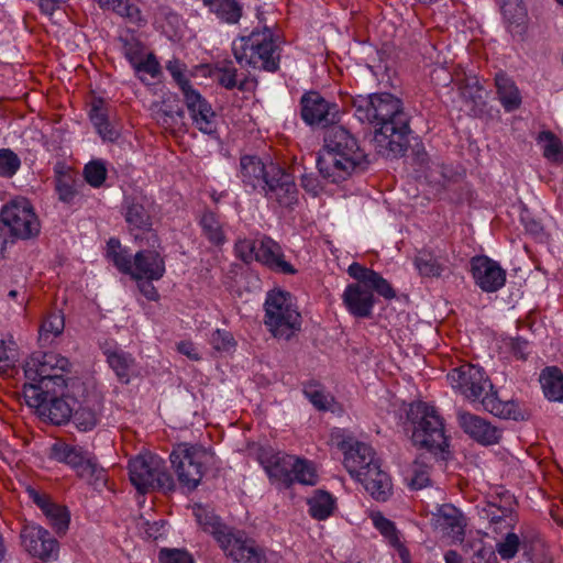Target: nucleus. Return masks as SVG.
I'll return each instance as SVG.
<instances>
[{
  "mask_svg": "<svg viewBox=\"0 0 563 563\" xmlns=\"http://www.w3.org/2000/svg\"><path fill=\"white\" fill-rule=\"evenodd\" d=\"M540 140L548 141L544 146L543 155L552 159L553 162L563 161V146L560 140L550 131H543L540 133Z\"/></svg>",
  "mask_w": 563,
  "mask_h": 563,
  "instance_id": "bf43d9fd",
  "label": "nucleus"
},
{
  "mask_svg": "<svg viewBox=\"0 0 563 563\" xmlns=\"http://www.w3.org/2000/svg\"><path fill=\"white\" fill-rule=\"evenodd\" d=\"M210 343L217 351H229L235 344L233 335L220 329L212 333Z\"/></svg>",
  "mask_w": 563,
  "mask_h": 563,
  "instance_id": "338daca9",
  "label": "nucleus"
},
{
  "mask_svg": "<svg viewBox=\"0 0 563 563\" xmlns=\"http://www.w3.org/2000/svg\"><path fill=\"white\" fill-rule=\"evenodd\" d=\"M460 95L466 102H472L474 106L483 103V86L476 77H466L460 85Z\"/></svg>",
  "mask_w": 563,
  "mask_h": 563,
  "instance_id": "8fccbe9b",
  "label": "nucleus"
},
{
  "mask_svg": "<svg viewBox=\"0 0 563 563\" xmlns=\"http://www.w3.org/2000/svg\"><path fill=\"white\" fill-rule=\"evenodd\" d=\"M471 273L475 284L486 292L500 289L506 283V271L494 260L486 255H476L471 258Z\"/></svg>",
  "mask_w": 563,
  "mask_h": 563,
  "instance_id": "dca6fc26",
  "label": "nucleus"
},
{
  "mask_svg": "<svg viewBox=\"0 0 563 563\" xmlns=\"http://www.w3.org/2000/svg\"><path fill=\"white\" fill-rule=\"evenodd\" d=\"M70 371L68 358L54 352H35L25 362L24 375L30 383H25L24 387H33L41 391L57 387L67 388L64 373Z\"/></svg>",
  "mask_w": 563,
  "mask_h": 563,
  "instance_id": "39448f33",
  "label": "nucleus"
},
{
  "mask_svg": "<svg viewBox=\"0 0 563 563\" xmlns=\"http://www.w3.org/2000/svg\"><path fill=\"white\" fill-rule=\"evenodd\" d=\"M267 170L268 166L255 155H244L240 158V174L242 180L254 189L263 185Z\"/></svg>",
  "mask_w": 563,
  "mask_h": 563,
  "instance_id": "7c9ffc66",
  "label": "nucleus"
},
{
  "mask_svg": "<svg viewBox=\"0 0 563 563\" xmlns=\"http://www.w3.org/2000/svg\"><path fill=\"white\" fill-rule=\"evenodd\" d=\"M257 246H258V236L254 240L240 239L235 242L234 250H235L236 256L242 262H244L245 264H250L253 261H256Z\"/></svg>",
  "mask_w": 563,
  "mask_h": 563,
  "instance_id": "4d7b16f0",
  "label": "nucleus"
},
{
  "mask_svg": "<svg viewBox=\"0 0 563 563\" xmlns=\"http://www.w3.org/2000/svg\"><path fill=\"white\" fill-rule=\"evenodd\" d=\"M339 448L344 453V466L352 476L377 460L372 446L353 438L342 440Z\"/></svg>",
  "mask_w": 563,
  "mask_h": 563,
  "instance_id": "aec40b11",
  "label": "nucleus"
},
{
  "mask_svg": "<svg viewBox=\"0 0 563 563\" xmlns=\"http://www.w3.org/2000/svg\"><path fill=\"white\" fill-rule=\"evenodd\" d=\"M371 164L357 139L345 128L332 125L324 134L323 151L317 159L319 173L338 184L353 173L365 172Z\"/></svg>",
  "mask_w": 563,
  "mask_h": 563,
  "instance_id": "f03ea898",
  "label": "nucleus"
},
{
  "mask_svg": "<svg viewBox=\"0 0 563 563\" xmlns=\"http://www.w3.org/2000/svg\"><path fill=\"white\" fill-rule=\"evenodd\" d=\"M82 186V181L77 179L73 169L60 164L55 167V190L60 201L71 203L79 194L78 188Z\"/></svg>",
  "mask_w": 563,
  "mask_h": 563,
  "instance_id": "bb28decb",
  "label": "nucleus"
},
{
  "mask_svg": "<svg viewBox=\"0 0 563 563\" xmlns=\"http://www.w3.org/2000/svg\"><path fill=\"white\" fill-rule=\"evenodd\" d=\"M100 8L111 10L125 18L129 22L141 25L145 23L141 10L130 0H95Z\"/></svg>",
  "mask_w": 563,
  "mask_h": 563,
  "instance_id": "f704fd0d",
  "label": "nucleus"
},
{
  "mask_svg": "<svg viewBox=\"0 0 563 563\" xmlns=\"http://www.w3.org/2000/svg\"><path fill=\"white\" fill-rule=\"evenodd\" d=\"M64 328L65 320L60 311L48 313L41 324L38 341L42 345L49 344V335H53V338L58 336L63 333Z\"/></svg>",
  "mask_w": 563,
  "mask_h": 563,
  "instance_id": "49530a36",
  "label": "nucleus"
},
{
  "mask_svg": "<svg viewBox=\"0 0 563 563\" xmlns=\"http://www.w3.org/2000/svg\"><path fill=\"white\" fill-rule=\"evenodd\" d=\"M21 544L34 558L46 560L57 550L58 542L44 528L25 523L20 532Z\"/></svg>",
  "mask_w": 563,
  "mask_h": 563,
  "instance_id": "f3484780",
  "label": "nucleus"
},
{
  "mask_svg": "<svg viewBox=\"0 0 563 563\" xmlns=\"http://www.w3.org/2000/svg\"><path fill=\"white\" fill-rule=\"evenodd\" d=\"M415 265L421 276L440 277L445 266L440 263L439 258L430 251L421 250L415 257Z\"/></svg>",
  "mask_w": 563,
  "mask_h": 563,
  "instance_id": "c03bdc74",
  "label": "nucleus"
},
{
  "mask_svg": "<svg viewBox=\"0 0 563 563\" xmlns=\"http://www.w3.org/2000/svg\"><path fill=\"white\" fill-rule=\"evenodd\" d=\"M158 560L159 563H195L188 552L179 549H162Z\"/></svg>",
  "mask_w": 563,
  "mask_h": 563,
  "instance_id": "0e129e2a",
  "label": "nucleus"
},
{
  "mask_svg": "<svg viewBox=\"0 0 563 563\" xmlns=\"http://www.w3.org/2000/svg\"><path fill=\"white\" fill-rule=\"evenodd\" d=\"M195 516L203 531L211 533L220 547L234 531V529H231L222 523L220 518L213 512L208 511L206 508L200 506L195 510Z\"/></svg>",
  "mask_w": 563,
  "mask_h": 563,
  "instance_id": "c756f323",
  "label": "nucleus"
},
{
  "mask_svg": "<svg viewBox=\"0 0 563 563\" xmlns=\"http://www.w3.org/2000/svg\"><path fill=\"white\" fill-rule=\"evenodd\" d=\"M103 402L98 397H87L71 415L73 422L79 431L93 430L102 417Z\"/></svg>",
  "mask_w": 563,
  "mask_h": 563,
  "instance_id": "393cba45",
  "label": "nucleus"
},
{
  "mask_svg": "<svg viewBox=\"0 0 563 563\" xmlns=\"http://www.w3.org/2000/svg\"><path fill=\"white\" fill-rule=\"evenodd\" d=\"M153 117L164 129L174 130L183 123L185 111L164 101L161 107L153 110Z\"/></svg>",
  "mask_w": 563,
  "mask_h": 563,
  "instance_id": "58836bf2",
  "label": "nucleus"
},
{
  "mask_svg": "<svg viewBox=\"0 0 563 563\" xmlns=\"http://www.w3.org/2000/svg\"><path fill=\"white\" fill-rule=\"evenodd\" d=\"M221 548L235 563L267 562L264 549L244 531L234 530Z\"/></svg>",
  "mask_w": 563,
  "mask_h": 563,
  "instance_id": "2eb2a0df",
  "label": "nucleus"
},
{
  "mask_svg": "<svg viewBox=\"0 0 563 563\" xmlns=\"http://www.w3.org/2000/svg\"><path fill=\"white\" fill-rule=\"evenodd\" d=\"M411 489H422L430 485L429 466L420 461H415L410 468V477H408Z\"/></svg>",
  "mask_w": 563,
  "mask_h": 563,
  "instance_id": "864d4df0",
  "label": "nucleus"
},
{
  "mask_svg": "<svg viewBox=\"0 0 563 563\" xmlns=\"http://www.w3.org/2000/svg\"><path fill=\"white\" fill-rule=\"evenodd\" d=\"M16 361V350L7 345L4 341H0V374L11 375L10 372L15 368Z\"/></svg>",
  "mask_w": 563,
  "mask_h": 563,
  "instance_id": "052dcab7",
  "label": "nucleus"
},
{
  "mask_svg": "<svg viewBox=\"0 0 563 563\" xmlns=\"http://www.w3.org/2000/svg\"><path fill=\"white\" fill-rule=\"evenodd\" d=\"M540 384L550 401L563 402V372L559 367H545L540 374Z\"/></svg>",
  "mask_w": 563,
  "mask_h": 563,
  "instance_id": "72a5a7b5",
  "label": "nucleus"
},
{
  "mask_svg": "<svg viewBox=\"0 0 563 563\" xmlns=\"http://www.w3.org/2000/svg\"><path fill=\"white\" fill-rule=\"evenodd\" d=\"M294 483L313 486L318 482V475L313 465L306 460L297 459L296 467L292 472Z\"/></svg>",
  "mask_w": 563,
  "mask_h": 563,
  "instance_id": "5fc2aeb1",
  "label": "nucleus"
},
{
  "mask_svg": "<svg viewBox=\"0 0 563 563\" xmlns=\"http://www.w3.org/2000/svg\"><path fill=\"white\" fill-rule=\"evenodd\" d=\"M232 52L240 65L261 68L269 73L279 69L280 48L276 44L272 30L264 26L254 30L247 36H241L232 44Z\"/></svg>",
  "mask_w": 563,
  "mask_h": 563,
  "instance_id": "20e7f679",
  "label": "nucleus"
},
{
  "mask_svg": "<svg viewBox=\"0 0 563 563\" xmlns=\"http://www.w3.org/2000/svg\"><path fill=\"white\" fill-rule=\"evenodd\" d=\"M297 459L294 455L282 453L272 455L265 464L269 478L285 488H289L294 484L292 472L296 467Z\"/></svg>",
  "mask_w": 563,
  "mask_h": 563,
  "instance_id": "a878e982",
  "label": "nucleus"
},
{
  "mask_svg": "<svg viewBox=\"0 0 563 563\" xmlns=\"http://www.w3.org/2000/svg\"><path fill=\"white\" fill-rule=\"evenodd\" d=\"M167 70L178 85L184 96V102L197 129L206 134H212L216 132V112L208 100L205 99L199 91L192 87L190 80L186 78L180 65L177 62L169 63L167 65Z\"/></svg>",
  "mask_w": 563,
  "mask_h": 563,
  "instance_id": "6e6552de",
  "label": "nucleus"
},
{
  "mask_svg": "<svg viewBox=\"0 0 563 563\" xmlns=\"http://www.w3.org/2000/svg\"><path fill=\"white\" fill-rule=\"evenodd\" d=\"M210 457L205 449L187 443L179 444L169 456L179 484L189 490L200 484Z\"/></svg>",
  "mask_w": 563,
  "mask_h": 563,
  "instance_id": "9d476101",
  "label": "nucleus"
},
{
  "mask_svg": "<svg viewBox=\"0 0 563 563\" xmlns=\"http://www.w3.org/2000/svg\"><path fill=\"white\" fill-rule=\"evenodd\" d=\"M86 453L87 452L81 448L74 446L65 442L54 443L51 448L52 459L65 463L75 470L80 464Z\"/></svg>",
  "mask_w": 563,
  "mask_h": 563,
  "instance_id": "a19ab883",
  "label": "nucleus"
},
{
  "mask_svg": "<svg viewBox=\"0 0 563 563\" xmlns=\"http://www.w3.org/2000/svg\"><path fill=\"white\" fill-rule=\"evenodd\" d=\"M123 216L129 233L137 242H144L148 247H159L161 241L153 229L151 203L142 194L125 196L123 201Z\"/></svg>",
  "mask_w": 563,
  "mask_h": 563,
  "instance_id": "1a4fd4ad",
  "label": "nucleus"
},
{
  "mask_svg": "<svg viewBox=\"0 0 563 563\" xmlns=\"http://www.w3.org/2000/svg\"><path fill=\"white\" fill-rule=\"evenodd\" d=\"M0 219L15 241L34 239L41 232L40 220L25 198L13 199L3 206Z\"/></svg>",
  "mask_w": 563,
  "mask_h": 563,
  "instance_id": "9b49d317",
  "label": "nucleus"
},
{
  "mask_svg": "<svg viewBox=\"0 0 563 563\" xmlns=\"http://www.w3.org/2000/svg\"><path fill=\"white\" fill-rule=\"evenodd\" d=\"M481 402L485 410L496 417L523 420V415L521 413L518 404L514 400L503 401L493 389L487 390V393L482 397Z\"/></svg>",
  "mask_w": 563,
  "mask_h": 563,
  "instance_id": "c85d7f7f",
  "label": "nucleus"
},
{
  "mask_svg": "<svg viewBox=\"0 0 563 563\" xmlns=\"http://www.w3.org/2000/svg\"><path fill=\"white\" fill-rule=\"evenodd\" d=\"M500 10L509 26H523L527 18V10L522 0H500Z\"/></svg>",
  "mask_w": 563,
  "mask_h": 563,
  "instance_id": "de8ad7c7",
  "label": "nucleus"
},
{
  "mask_svg": "<svg viewBox=\"0 0 563 563\" xmlns=\"http://www.w3.org/2000/svg\"><path fill=\"white\" fill-rule=\"evenodd\" d=\"M495 86L498 100L507 112L520 108L522 99L515 81L505 73H497L495 76Z\"/></svg>",
  "mask_w": 563,
  "mask_h": 563,
  "instance_id": "cd10ccee",
  "label": "nucleus"
},
{
  "mask_svg": "<svg viewBox=\"0 0 563 563\" xmlns=\"http://www.w3.org/2000/svg\"><path fill=\"white\" fill-rule=\"evenodd\" d=\"M457 421L463 431L479 444L493 445L501 439V430L479 416L460 410Z\"/></svg>",
  "mask_w": 563,
  "mask_h": 563,
  "instance_id": "a211bd4d",
  "label": "nucleus"
},
{
  "mask_svg": "<svg viewBox=\"0 0 563 563\" xmlns=\"http://www.w3.org/2000/svg\"><path fill=\"white\" fill-rule=\"evenodd\" d=\"M104 355L109 366L115 372L118 378L128 384L130 382V373L134 366V358L131 354L123 351L106 350Z\"/></svg>",
  "mask_w": 563,
  "mask_h": 563,
  "instance_id": "c9c22d12",
  "label": "nucleus"
},
{
  "mask_svg": "<svg viewBox=\"0 0 563 563\" xmlns=\"http://www.w3.org/2000/svg\"><path fill=\"white\" fill-rule=\"evenodd\" d=\"M342 300L347 311L356 318H369L375 305L374 294L362 283L346 286Z\"/></svg>",
  "mask_w": 563,
  "mask_h": 563,
  "instance_id": "5701e85b",
  "label": "nucleus"
},
{
  "mask_svg": "<svg viewBox=\"0 0 563 563\" xmlns=\"http://www.w3.org/2000/svg\"><path fill=\"white\" fill-rule=\"evenodd\" d=\"M347 273L352 278L368 287L372 292L376 291L388 300L396 297L393 286L377 272L354 262L349 266Z\"/></svg>",
  "mask_w": 563,
  "mask_h": 563,
  "instance_id": "b1692460",
  "label": "nucleus"
},
{
  "mask_svg": "<svg viewBox=\"0 0 563 563\" xmlns=\"http://www.w3.org/2000/svg\"><path fill=\"white\" fill-rule=\"evenodd\" d=\"M268 199L275 200L279 206L291 208L298 202V190L292 176H286L282 180V185L274 189L273 194H268Z\"/></svg>",
  "mask_w": 563,
  "mask_h": 563,
  "instance_id": "a18cd8bd",
  "label": "nucleus"
},
{
  "mask_svg": "<svg viewBox=\"0 0 563 563\" xmlns=\"http://www.w3.org/2000/svg\"><path fill=\"white\" fill-rule=\"evenodd\" d=\"M202 3L221 22L228 24L239 23L243 14V7L238 0H202Z\"/></svg>",
  "mask_w": 563,
  "mask_h": 563,
  "instance_id": "473e14b6",
  "label": "nucleus"
},
{
  "mask_svg": "<svg viewBox=\"0 0 563 563\" xmlns=\"http://www.w3.org/2000/svg\"><path fill=\"white\" fill-rule=\"evenodd\" d=\"M309 514L317 520H324L332 515L335 500L331 494L324 490H317L308 500Z\"/></svg>",
  "mask_w": 563,
  "mask_h": 563,
  "instance_id": "79ce46f5",
  "label": "nucleus"
},
{
  "mask_svg": "<svg viewBox=\"0 0 563 563\" xmlns=\"http://www.w3.org/2000/svg\"><path fill=\"white\" fill-rule=\"evenodd\" d=\"M519 537L514 532H509L505 540L498 543L497 551L503 559L510 560L516 556L519 550Z\"/></svg>",
  "mask_w": 563,
  "mask_h": 563,
  "instance_id": "e2e57ef3",
  "label": "nucleus"
},
{
  "mask_svg": "<svg viewBox=\"0 0 563 563\" xmlns=\"http://www.w3.org/2000/svg\"><path fill=\"white\" fill-rule=\"evenodd\" d=\"M157 247L141 250L134 255L131 277L135 280H159L165 274V260Z\"/></svg>",
  "mask_w": 563,
  "mask_h": 563,
  "instance_id": "4be33fe9",
  "label": "nucleus"
},
{
  "mask_svg": "<svg viewBox=\"0 0 563 563\" xmlns=\"http://www.w3.org/2000/svg\"><path fill=\"white\" fill-rule=\"evenodd\" d=\"M406 430L411 431L415 446L434 454L443 453L449 448L443 418L435 407L424 401L411 402L406 411Z\"/></svg>",
  "mask_w": 563,
  "mask_h": 563,
  "instance_id": "7ed1b4c3",
  "label": "nucleus"
},
{
  "mask_svg": "<svg viewBox=\"0 0 563 563\" xmlns=\"http://www.w3.org/2000/svg\"><path fill=\"white\" fill-rule=\"evenodd\" d=\"M90 120L92 121L102 139L112 141L117 137V131L111 126L109 122L108 114L101 99L95 100L92 102Z\"/></svg>",
  "mask_w": 563,
  "mask_h": 563,
  "instance_id": "37998d69",
  "label": "nucleus"
},
{
  "mask_svg": "<svg viewBox=\"0 0 563 563\" xmlns=\"http://www.w3.org/2000/svg\"><path fill=\"white\" fill-rule=\"evenodd\" d=\"M238 70L231 60H224L216 70L217 81L225 89L245 90L246 80H236Z\"/></svg>",
  "mask_w": 563,
  "mask_h": 563,
  "instance_id": "09e8293b",
  "label": "nucleus"
},
{
  "mask_svg": "<svg viewBox=\"0 0 563 563\" xmlns=\"http://www.w3.org/2000/svg\"><path fill=\"white\" fill-rule=\"evenodd\" d=\"M65 390L52 387L41 391L33 387H24L23 395L26 404L36 408L40 416L48 418L54 424H62L73 415V409L64 399Z\"/></svg>",
  "mask_w": 563,
  "mask_h": 563,
  "instance_id": "f8f14e48",
  "label": "nucleus"
},
{
  "mask_svg": "<svg viewBox=\"0 0 563 563\" xmlns=\"http://www.w3.org/2000/svg\"><path fill=\"white\" fill-rule=\"evenodd\" d=\"M199 224L202 229L203 235L211 244L217 246L224 244L227 240L225 234L219 217L214 212L210 210L205 211L200 218Z\"/></svg>",
  "mask_w": 563,
  "mask_h": 563,
  "instance_id": "ea45409f",
  "label": "nucleus"
},
{
  "mask_svg": "<svg viewBox=\"0 0 563 563\" xmlns=\"http://www.w3.org/2000/svg\"><path fill=\"white\" fill-rule=\"evenodd\" d=\"M286 176L291 175L273 163L268 165V170L264 177L263 185H261V188L265 191L267 198L268 194H273L274 189H277L282 185V180Z\"/></svg>",
  "mask_w": 563,
  "mask_h": 563,
  "instance_id": "13d9d810",
  "label": "nucleus"
},
{
  "mask_svg": "<svg viewBox=\"0 0 563 563\" xmlns=\"http://www.w3.org/2000/svg\"><path fill=\"white\" fill-rule=\"evenodd\" d=\"M76 472L79 477L87 479L90 484L99 486L106 485L107 473L103 467L99 465L95 456L86 453L80 464L77 466Z\"/></svg>",
  "mask_w": 563,
  "mask_h": 563,
  "instance_id": "4c0bfd02",
  "label": "nucleus"
},
{
  "mask_svg": "<svg viewBox=\"0 0 563 563\" xmlns=\"http://www.w3.org/2000/svg\"><path fill=\"white\" fill-rule=\"evenodd\" d=\"M84 178L92 187H101L107 179V167L101 161H91L84 167Z\"/></svg>",
  "mask_w": 563,
  "mask_h": 563,
  "instance_id": "603ef678",
  "label": "nucleus"
},
{
  "mask_svg": "<svg viewBox=\"0 0 563 563\" xmlns=\"http://www.w3.org/2000/svg\"><path fill=\"white\" fill-rule=\"evenodd\" d=\"M43 512L58 534L66 532L69 525V514L66 507L51 503Z\"/></svg>",
  "mask_w": 563,
  "mask_h": 563,
  "instance_id": "3c124183",
  "label": "nucleus"
},
{
  "mask_svg": "<svg viewBox=\"0 0 563 563\" xmlns=\"http://www.w3.org/2000/svg\"><path fill=\"white\" fill-rule=\"evenodd\" d=\"M134 68L136 71H143L151 75L152 78L157 77L161 73L159 63L153 54H148L145 59L141 58Z\"/></svg>",
  "mask_w": 563,
  "mask_h": 563,
  "instance_id": "774afa93",
  "label": "nucleus"
},
{
  "mask_svg": "<svg viewBox=\"0 0 563 563\" xmlns=\"http://www.w3.org/2000/svg\"><path fill=\"white\" fill-rule=\"evenodd\" d=\"M301 316L292 303L291 295L272 290L265 301V324L274 336L289 339L300 328Z\"/></svg>",
  "mask_w": 563,
  "mask_h": 563,
  "instance_id": "0eeeda50",
  "label": "nucleus"
},
{
  "mask_svg": "<svg viewBox=\"0 0 563 563\" xmlns=\"http://www.w3.org/2000/svg\"><path fill=\"white\" fill-rule=\"evenodd\" d=\"M355 477L377 501H386L391 495V481L389 475L382 471L379 459L357 473Z\"/></svg>",
  "mask_w": 563,
  "mask_h": 563,
  "instance_id": "412c9836",
  "label": "nucleus"
},
{
  "mask_svg": "<svg viewBox=\"0 0 563 563\" xmlns=\"http://www.w3.org/2000/svg\"><path fill=\"white\" fill-rule=\"evenodd\" d=\"M121 41L124 55L134 67L143 56V44L136 38H124Z\"/></svg>",
  "mask_w": 563,
  "mask_h": 563,
  "instance_id": "69168bd1",
  "label": "nucleus"
},
{
  "mask_svg": "<svg viewBox=\"0 0 563 563\" xmlns=\"http://www.w3.org/2000/svg\"><path fill=\"white\" fill-rule=\"evenodd\" d=\"M128 470L131 484L141 494L150 490L168 494L176 489L175 481L168 472L165 462L155 454L145 453L136 455L130 460Z\"/></svg>",
  "mask_w": 563,
  "mask_h": 563,
  "instance_id": "423d86ee",
  "label": "nucleus"
},
{
  "mask_svg": "<svg viewBox=\"0 0 563 563\" xmlns=\"http://www.w3.org/2000/svg\"><path fill=\"white\" fill-rule=\"evenodd\" d=\"M301 118L309 125L334 124L339 120L338 104L329 102L318 91H308L300 99Z\"/></svg>",
  "mask_w": 563,
  "mask_h": 563,
  "instance_id": "4468645a",
  "label": "nucleus"
},
{
  "mask_svg": "<svg viewBox=\"0 0 563 563\" xmlns=\"http://www.w3.org/2000/svg\"><path fill=\"white\" fill-rule=\"evenodd\" d=\"M355 115L375 126L373 142L378 154L398 158L409 147L410 119L402 101L391 93L382 92L353 100Z\"/></svg>",
  "mask_w": 563,
  "mask_h": 563,
  "instance_id": "f257e3e1",
  "label": "nucleus"
},
{
  "mask_svg": "<svg viewBox=\"0 0 563 563\" xmlns=\"http://www.w3.org/2000/svg\"><path fill=\"white\" fill-rule=\"evenodd\" d=\"M453 388L457 389L467 399L477 400L493 389V384L485 375L483 368L465 363L453 368L449 375Z\"/></svg>",
  "mask_w": 563,
  "mask_h": 563,
  "instance_id": "ddd939ff",
  "label": "nucleus"
},
{
  "mask_svg": "<svg viewBox=\"0 0 563 563\" xmlns=\"http://www.w3.org/2000/svg\"><path fill=\"white\" fill-rule=\"evenodd\" d=\"M21 166L20 157L10 148L0 150V176L13 177Z\"/></svg>",
  "mask_w": 563,
  "mask_h": 563,
  "instance_id": "6e6d98bb",
  "label": "nucleus"
},
{
  "mask_svg": "<svg viewBox=\"0 0 563 563\" xmlns=\"http://www.w3.org/2000/svg\"><path fill=\"white\" fill-rule=\"evenodd\" d=\"M439 523L449 530L454 540L462 541L465 534V518L462 512L452 505H443L438 514Z\"/></svg>",
  "mask_w": 563,
  "mask_h": 563,
  "instance_id": "2f4dec72",
  "label": "nucleus"
},
{
  "mask_svg": "<svg viewBox=\"0 0 563 563\" xmlns=\"http://www.w3.org/2000/svg\"><path fill=\"white\" fill-rule=\"evenodd\" d=\"M107 256L121 273L132 275L134 260L132 261V255L121 246L118 239L111 238L108 241Z\"/></svg>",
  "mask_w": 563,
  "mask_h": 563,
  "instance_id": "e433bc0d",
  "label": "nucleus"
},
{
  "mask_svg": "<svg viewBox=\"0 0 563 563\" xmlns=\"http://www.w3.org/2000/svg\"><path fill=\"white\" fill-rule=\"evenodd\" d=\"M282 246L266 234H258L256 262L265 265L271 271L286 275L297 273L295 267L285 261Z\"/></svg>",
  "mask_w": 563,
  "mask_h": 563,
  "instance_id": "6ab92c4d",
  "label": "nucleus"
},
{
  "mask_svg": "<svg viewBox=\"0 0 563 563\" xmlns=\"http://www.w3.org/2000/svg\"><path fill=\"white\" fill-rule=\"evenodd\" d=\"M374 526L379 530V532L389 540L393 545L399 543L398 532L395 523L385 518L382 515H377L373 518Z\"/></svg>",
  "mask_w": 563,
  "mask_h": 563,
  "instance_id": "680f3d73",
  "label": "nucleus"
}]
</instances>
